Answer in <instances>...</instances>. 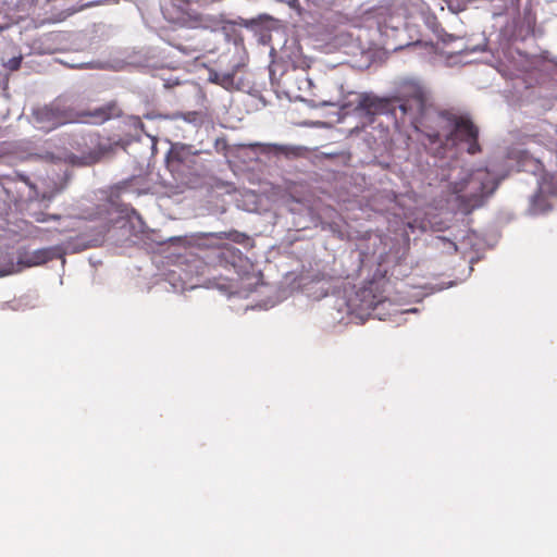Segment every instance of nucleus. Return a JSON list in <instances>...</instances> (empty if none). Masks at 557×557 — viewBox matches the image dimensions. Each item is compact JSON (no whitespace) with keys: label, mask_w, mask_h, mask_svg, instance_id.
<instances>
[{"label":"nucleus","mask_w":557,"mask_h":557,"mask_svg":"<svg viewBox=\"0 0 557 557\" xmlns=\"http://www.w3.org/2000/svg\"><path fill=\"white\" fill-rule=\"evenodd\" d=\"M412 97L418 115L414 126L431 144L463 148L472 156L482 151L479 143L480 129L469 115L431 108L428 103V91L423 87L414 88Z\"/></svg>","instance_id":"obj_1"},{"label":"nucleus","mask_w":557,"mask_h":557,"mask_svg":"<svg viewBox=\"0 0 557 557\" xmlns=\"http://www.w3.org/2000/svg\"><path fill=\"white\" fill-rule=\"evenodd\" d=\"M122 110L117 102L112 100L94 109H77L57 99L50 104L34 111L35 122L45 131L54 129L61 125L82 123L101 125L112 119L120 117Z\"/></svg>","instance_id":"obj_2"},{"label":"nucleus","mask_w":557,"mask_h":557,"mask_svg":"<svg viewBox=\"0 0 557 557\" xmlns=\"http://www.w3.org/2000/svg\"><path fill=\"white\" fill-rule=\"evenodd\" d=\"M499 180L487 169H476L451 186L460 207L466 212L480 208L498 188Z\"/></svg>","instance_id":"obj_3"},{"label":"nucleus","mask_w":557,"mask_h":557,"mask_svg":"<svg viewBox=\"0 0 557 557\" xmlns=\"http://www.w3.org/2000/svg\"><path fill=\"white\" fill-rule=\"evenodd\" d=\"M419 86L413 85L406 94V100L400 102L397 98H379L373 95L363 94L360 96L356 110L364 115L373 116L381 114H395L396 109H399L403 114L413 112L417 114L416 101L412 97L414 88Z\"/></svg>","instance_id":"obj_4"},{"label":"nucleus","mask_w":557,"mask_h":557,"mask_svg":"<svg viewBox=\"0 0 557 557\" xmlns=\"http://www.w3.org/2000/svg\"><path fill=\"white\" fill-rule=\"evenodd\" d=\"M199 0H171L163 7L164 18L182 27L198 28L203 24L202 15L193 8Z\"/></svg>","instance_id":"obj_5"},{"label":"nucleus","mask_w":557,"mask_h":557,"mask_svg":"<svg viewBox=\"0 0 557 557\" xmlns=\"http://www.w3.org/2000/svg\"><path fill=\"white\" fill-rule=\"evenodd\" d=\"M388 281L382 276L367 282L357 293L354 305L360 311L371 314L387 301L386 286Z\"/></svg>","instance_id":"obj_6"},{"label":"nucleus","mask_w":557,"mask_h":557,"mask_svg":"<svg viewBox=\"0 0 557 557\" xmlns=\"http://www.w3.org/2000/svg\"><path fill=\"white\" fill-rule=\"evenodd\" d=\"M64 253L65 250L62 246L40 248L20 255L17 264L26 268L42 265L53 259L62 258Z\"/></svg>","instance_id":"obj_7"},{"label":"nucleus","mask_w":557,"mask_h":557,"mask_svg":"<svg viewBox=\"0 0 557 557\" xmlns=\"http://www.w3.org/2000/svg\"><path fill=\"white\" fill-rule=\"evenodd\" d=\"M512 159L516 161L517 170L527 172L534 175H546L543 162L534 158L525 150H519L512 153Z\"/></svg>","instance_id":"obj_8"},{"label":"nucleus","mask_w":557,"mask_h":557,"mask_svg":"<svg viewBox=\"0 0 557 557\" xmlns=\"http://www.w3.org/2000/svg\"><path fill=\"white\" fill-rule=\"evenodd\" d=\"M171 45L185 55H188L194 59H198L203 49L200 40H197L195 38L187 39L184 42H172Z\"/></svg>","instance_id":"obj_9"},{"label":"nucleus","mask_w":557,"mask_h":557,"mask_svg":"<svg viewBox=\"0 0 557 557\" xmlns=\"http://www.w3.org/2000/svg\"><path fill=\"white\" fill-rule=\"evenodd\" d=\"M210 81L219 84L223 88L231 90L235 87V73L234 72H211Z\"/></svg>","instance_id":"obj_10"},{"label":"nucleus","mask_w":557,"mask_h":557,"mask_svg":"<svg viewBox=\"0 0 557 557\" xmlns=\"http://www.w3.org/2000/svg\"><path fill=\"white\" fill-rule=\"evenodd\" d=\"M208 236L214 237L216 239H230L238 244L244 243V240L246 239V235L237 231L210 233L208 234Z\"/></svg>","instance_id":"obj_11"},{"label":"nucleus","mask_w":557,"mask_h":557,"mask_svg":"<svg viewBox=\"0 0 557 557\" xmlns=\"http://www.w3.org/2000/svg\"><path fill=\"white\" fill-rule=\"evenodd\" d=\"M544 201H545V198H544L543 191H542V184L540 183L536 193L531 197L530 210L533 213H539L540 211H542V207L540 206V202L542 203Z\"/></svg>","instance_id":"obj_12"},{"label":"nucleus","mask_w":557,"mask_h":557,"mask_svg":"<svg viewBox=\"0 0 557 557\" xmlns=\"http://www.w3.org/2000/svg\"><path fill=\"white\" fill-rule=\"evenodd\" d=\"M438 240L443 244L444 248H446L449 253H456L458 251V246L450 239L446 237H438Z\"/></svg>","instance_id":"obj_13"},{"label":"nucleus","mask_w":557,"mask_h":557,"mask_svg":"<svg viewBox=\"0 0 557 557\" xmlns=\"http://www.w3.org/2000/svg\"><path fill=\"white\" fill-rule=\"evenodd\" d=\"M34 219H35L36 222L44 223V222H47V221H49L51 219L59 220L60 216L59 215L47 214V213H44V212H38V213L34 214Z\"/></svg>","instance_id":"obj_14"},{"label":"nucleus","mask_w":557,"mask_h":557,"mask_svg":"<svg viewBox=\"0 0 557 557\" xmlns=\"http://www.w3.org/2000/svg\"><path fill=\"white\" fill-rule=\"evenodd\" d=\"M103 152L101 151H94L91 152L87 158L86 160L82 163L84 165H89V164H94L96 162H98L100 160V158L102 157Z\"/></svg>","instance_id":"obj_15"},{"label":"nucleus","mask_w":557,"mask_h":557,"mask_svg":"<svg viewBox=\"0 0 557 557\" xmlns=\"http://www.w3.org/2000/svg\"><path fill=\"white\" fill-rule=\"evenodd\" d=\"M21 62H22V58L21 57L11 59L9 61L10 70H12V71L18 70L20 66H21Z\"/></svg>","instance_id":"obj_16"}]
</instances>
